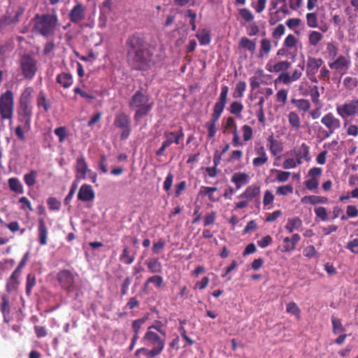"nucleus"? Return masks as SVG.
<instances>
[{"label": "nucleus", "instance_id": "nucleus-1", "mask_svg": "<svg viewBox=\"0 0 358 358\" xmlns=\"http://www.w3.org/2000/svg\"><path fill=\"white\" fill-rule=\"evenodd\" d=\"M128 59L136 69H144L151 61V55L144 41L138 36H133L127 41Z\"/></svg>", "mask_w": 358, "mask_h": 358}, {"label": "nucleus", "instance_id": "nucleus-2", "mask_svg": "<svg viewBox=\"0 0 358 358\" xmlns=\"http://www.w3.org/2000/svg\"><path fill=\"white\" fill-rule=\"evenodd\" d=\"M57 21V15L54 14L38 15L34 20L33 29L42 36H50L53 34Z\"/></svg>", "mask_w": 358, "mask_h": 358}, {"label": "nucleus", "instance_id": "nucleus-3", "mask_svg": "<svg viewBox=\"0 0 358 358\" xmlns=\"http://www.w3.org/2000/svg\"><path fill=\"white\" fill-rule=\"evenodd\" d=\"M129 105L132 108H138L134 114V119L138 120L149 113L153 106V102L150 101L148 96L141 91H137L132 96Z\"/></svg>", "mask_w": 358, "mask_h": 358}, {"label": "nucleus", "instance_id": "nucleus-4", "mask_svg": "<svg viewBox=\"0 0 358 358\" xmlns=\"http://www.w3.org/2000/svg\"><path fill=\"white\" fill-rule=\"evenodd\" d=\"M261 192L260 185L258 183H254L249 185L246 189L238 196V198L241 200L235 203L234 209H243L247 208L249 205V202L253 201H258L259 203V196Z\"/></svg>", "mask_w": 358, "mask_h": 358}, {"label": "nucleus", "instance_id": "nucleus-5", "mask_svg": "<svg viewBox=\"0 0 358 358\" xmlns=\"http://www.w3.org/2000/svg\"><path fill=\"white\" fill-rule=\"evenodd\" d=\"M14 113V97L12 91H6L0 96V117L2 120H9L12 124Z\"/></svg>", "mask_w": 358, "mask_h": 358}, {"label": "nucleus", "instance_id": "nucleus-6", "mask_svg": "<svg viewBox=\"0 0 358 358\" xmlns=\"http://www.w3.org/2000/svg\"><path fill=\"white\" fill-rule=\"evenodd\" d=\"M114 126L121 129L120 139L126 140L131 134V119L125 113H117L114 119Z\"/></svg>", "mask_w": 358, "mask_h": 358}, {"label": "nucleus", "instance_id": "nucleus-7", "mask_svg": "<svg viewBox=\"0 0 358 358\" xmlns=\"http://www.w3.org/2000/svg\"><path fill=\"white\" fill-rule=\"evenodd\" d=\"M143 341L147 345L157 350L159 354L163 352L166 343L165 337L154 331H147L143 337Z\"/></svg>", "mask_w": 358, "mask_h": 358}, {"label": "nucleus", "instance_id": "nucleus-8", "mask_svg": "<svg viewBox=\"0 0 358 358\" xmlns=\"http://www.w3.org/2000/svg\"><path fill=\"white\" fill-rule=\"evenodd\" d=\"M57 280L60 286L70 293L74 289L75 276L67 269H63L57 274Z\"/></svg>", "mask_w": 358, "mask_h": 358}, {"label": "nucleus", "instance_id": "nucleus-9", "mask_svg": "<svg viewBox=\"0 0 358 358\" xmlns=\"http://www.w3.org/2000/svg\"><path fill=\"white\" fill-rule=\"evenodd\" d=\"M351 65V60L349 55H340L334 62H330V69L336 73L343 75L349 69Z\"/></svg>", "mask_w": 358, "mask_h": 358}, {"label": "nucleus", "instance_id": "nucleus-10", "mask_svg": "<svg viewBox=\"0 0 358 358\" xmlns=\"http://www.w3.org/2000/svg\"><path fill=\"white\" fill-rule=\"evenodd\" d=\"M321 122L328 129V131L325 132L324 138L329 137L341 127L340 120L336 118L331 113L326 114L322 118Z\"/></svg>", "mask_w": 358, "mask_h": 358}, {"label": "nucleus", "instance_id": "nucleus-11", "mask_svg": "<svg viewBox=\"0 0 358 358\" xmlns=\"http://www.w3.org/2000/svg\"><path fill=\"white\" fill-rule=\"evenodd\" d=\"M290 153L297 159L300 164H301L304 161L308 162L311 160L310 147L305 143H303L299 146L294 148L290 151Z\"/></svg>", "mask_w": 358, "mask_h": 358}, {"label": "nucleus", "instance_id": "nucleus-12", "mask_svg": "<svg viewBox=\"0 0 358 358\" xmlns=\"http://www.w3.org/2000/svg\"><path fill=\"white\" fill-rule=\"evenodd\" d=\"M21 69L24 77L31 78L37 70L36 61L29 56L23 57L21 59Z\"/></svg>", "mask_w": 358, "mask_h": 358}, {"label": "nucleus", "instance_id": "nucleus-13", "mask_svg": "<svg viewBox=\"0 0 358 358\" xmlns=\"http://www.w3.org/2000/svg\"><path fill=\"white\" fill-rule=\"evenodd\" d=\"M336 110L343 118L358 114V99L337 106Z\"/></svg>", "mask_w": 358, "mask_h": 358}, {"label": "nucleus", "instance_id": "nucleus-14", "mask_svg": "<svg viewBox=\"0 0 358 358\" xmlns=\"http://www.w3.org/2000/svg\"><path fill=\"white\" fill-rule=\"evenodd\" d=\"M75 169L76 180H85L86 178V174L90 169H88V164L85 158L83 155L77 158Z\"/></svg>", "mask_w": 358, "mask_h": 358}, {"label": "nucleus", "instance_id": "nucleus-15", "mask_svg": "<svg viewBox=\"0 0 358 358\" xmlns=\"http://www.w3.org/2000/svg\"><path fill=\"white\" fill-rule=\"evenodd\" d=\"M86 8L81 3H78L71 10L69 16L71 22L77 24L85 18Z\"/></svg>", "mask_w": 358, "mask_h": 358}, {"label": "nucleus", "instance_id": "nucleus-16", "mask_svg": "<svg viewBox=\"0 0 358 358\" xmlns=\"http://www.w3.org/2000/svg\"><path fill=\"white\" fill-rule=\"evenodd\" d=\"M299 69L295 70L292 75L289 73H282L278 78L280 83L287 84L298 80L302 75V72L305 66V61L303 60L301 63L299 64Z\"/></svg>", "mask_w": 358, "mask_h": 358}, {"label": "nucleus", "instance_id": "nucleus-17", "mask_svg": "<svg viewBox=\"0 0 358 358\" xmlns=\"http://www.w3.org/2000/svg\"><path fill=\"white\" fill-rule=\"evenodd\" d=\"M77 197L83 202L92 201L95 197V193L90 185L83 184L80 187Z\"/></svg>", "mask_w": 358, "mask_h": 358}, {"label": "nucleus", "instance_id": "nucleus-18", "mask_svg": "<svg viewBox=\"0 0 358 358\" xmlns=\"http://www.w3.org/2000/svg\"><path fill=\"white\" fill-rule=\"evenodd\" d=\"M19 115L23 118L24 121L25 131H28L30 128V122L32 116V108L31 106L27 103H22L19 110Z\"/></svg>", "mask_w": 358, "mask_h": 358}, {"label": "nucleus", "instance_id": "nucleus-19", "mask_svg": "<svg viewBox=\"0 0 358 358\" xmlns=\"http://www.w3.org/2000/svg\"><path fill=\"white\" fill-rule=\"evenodd\" d=\"M184 137L182 129L180 128L177 132L165 131L164 133V138L165 140L163 143L169 147L172 143L178 145L180 143V140Z\"/></svg>", "mask_w": 358, "mask_h": 358}, {"label": "nucleus", "instance_id": "nucleus-20", "mask_svg": "<svg viewBox=\"0 0 358 358\" xmlns=\"http://www.w3.org/2000/svg\"><path fill=\"white\" fill-rule=\"evenodd\" d=\"M255 151L257 157H255L252 160L254 166H261L268 162V158L266 150L262 145H257L255 148Z\"/></svg>", "mask_w": 358, "mask_h": 358}, {"label": "nucleus", "instance_id": "nucleus-21", "mask_svg": "<svg viewBox=\"0 0 358 358\" xmlns=\"http://www.w3.org/2000/svg\"><path fill=\"white\" fill-rule=\"evenodd\" d=\"M289 66L290 63L289 62H275L274 59H270L266 65V69L270 73H278L287 70Z\"/></svg>", "mask_w": 358, "mask_h": 358}, {"label": "nucleus", "instance_id": "nucleus-22", "mask_svg": "<svg viewBox=\"0 0 358 358\" xmlns=\"http://www.w3.org/2000/svg\"><path fill=\"white\" fill-rule=\"evenodd\" d=\"M231 182L236 186V189H240L243 185L250 182V176L244 172H236L231 176Z\"/></svg>", "mask_w": 358, "mask_h": 358}, {"label": "nucleus", "instance_id": "nucleus-23", "mask_svg": "<svg viewBox=\"0 0 358 358\" xmlns=\"http://www.w3.org/2000/svg\"><path fill=\"white\" fill-rule=\"evenodd\" d=\"M48 230L45 220L43 218H40L38 221V240L40 245H46L48 243Z\"/></svg>", "mask_w": 358, "mask_h": 358}, {"label": "nucleus", "instance_id": "nucleus-24", "mask_svg": "<svg viewBox=\"0 0 358 358\" xmlns=\"http://www.w3.org/2000/svg\"><path fill=\"white\" fill-rule=\"evenodd\" d=\"M268 143V148L271 153L273 156L281 153L283 151V145L281 141L274 138L273 135H271L267 138Z\"/></svg>", "mask_w": 358, "mask_h": 358}, {"label": "nucleus", "instance_id": "nucleus-25", "mask_svg": "<svg viewBox=\"0 0 358 358\" xmlns=\"http://www.w3.org/2000/svg\"><path fill=\"white\" fill-rule=\"evenodd\" d=\"M20 275L21 274L16 271H13L11 275L6 282V291L8 292H13L17 289L20 285L19 278Z\"/></svg>", "mask_w": 358, "mask_h": 358}, {"label": "nucleus", "instance_id": "nucleus-26", "mask_svg": "<svg viewBox=\"0 0 358 358\" xmlns=\"http://www.w3.org/2000/svg\"><path fill=\"white\" fill-rule=\"evenodd\" d=\"M323 63L322 59L314 57H309L307 64V73L313 76L318 71Z\"/></svg>", "mask_w": 358, "mask_h": 358}, {"label": "nucleus", "instance_id": "nucleus-27", "mask_svg": "<svg viewBox=\"0 0 358 358\" xmlns=\"http://www.w3.org/2000/svg\"><path fill=\"white\" fill-rule=\"evenodd\" d=\"M238 45L240 48L248 50L252 55H253L256 50V41L249 39L245 36L241 38Z\"/></svg>", "mask_w": 358, "mask_h": 358}, {"label": "nucleus", "instance_id": "nucleus-28", "mask_svg": "<svg viewBox=\"0 0 358 358\" xmlns=\"http://www.w3.org/2000/svg\"><path fill=\"white\" fill-rule=\"evenodd\" d=\"M119 259L124 264H131L135 260V254H132L129 248L127 245H124Z\"/></svg>", "mask_w": 358, "mask_h": 358}, {"label": "nucleus", "instance_id": "nucleus-29", "mask_svg": "<svg viewBox=\"0 0 358 358\" xmlns=\"http://www.w3.org/2000/svg\"><path fill=\"white\" fill-rule=\"evenodd\" d=\"M302 220L299 217H294L287 220L285 228L289 233L291 234L295 230L300 229L302 227Z\"/></svg>", "mask_w": 358, "mask_h": 358}, {"label": "nucleus", "instance_id": "nucleus-30", "mask_svg": "<svg viewBox=\"0 0 358 358\" xmlns=\"http://www.w3.org/2000/svg\"><path fill=\"white\" fill-rule=\"evenodd\" d=\"M145 264L150 273H161L162 272V265L157 258L148 259Z\"/></svg>", "mask_w": 358, "mask_h": 358}, {"label": "nucleus", "instance_id": "nucleus-31", "mask_svg": "<svg viewBox=\"0 0 358 358\" xmlns=\"http://www.w3.org/2000/svg\"><path fill=\"white\" fill-rule=\"evenodd\" d=\"M217 189L216 187L201 186L199 190V194L207 195L208 200L211 202H217L220 200V197L214 195V192L217 191Z\"/></svg>", "mask_w": 358, "mask_h": 358}, {"label": "nucleus", "instance_id": "nucleus-32", "mask_svg": "<svg viewBox=\"0 0 358 358\" xmlns=\"http://www.w3.org/2000/svg\"><path fill=\"white\" fill-rule=\"evenodd\" d=\"M0 310L3 314L4 322H8L9 320L8 317L10 312V308L9 299L5 295L1 297V301L0 303Z\"/></svg>", "mask_w": 358, "mask_h": 358}, {"label": "nucleus", "instance_id": "nucleus-33", "mask_svg": "<svg viewBox=\"0 0 358 358\" xmlns=\"http://www.w3.org/2000/svg\"><path fill=\"white\" fill-rule=\"evenodd\" d=\"M301 202L305 203H309L312 205H316L319 203H327L328 202V199L325 196L310 195L303 196L301 199Z\"/></svg>", "mask_w": 358, "mask_h": 358}, {"label": "nucleus", "instance_id": "nucleus-34", "mask_svg": "<svg viewBox=\"0 0 358 358\" xmlns=\"http://www.w3.org/2000/svg\"><path fill=\"white\" fill-rule=\"evenodd\" d=\"M10 189L17 194L24 193V187L21 182L17 178H10L8 180Z\"/></svg>", "mask_w": 358, "mask_h": 358}, {"label": "nucleus", "instance_id": "nucleus-35", "mask_svg": "<svg viewBox=\"0 0 358 358\" xmlns=\"http://www.w3.org/2000/svg\"><path fill=\"white\" fill-rule=\"evenodd\" d=\"M196 37L198 38L201 45H208L211 41L210 31L206 29L199 30L196 33Z\"/></svg>", "mask_w": 358, "mask_h": 358}, {"label": "nucleus", "instance_id": "nucleus-36", "mask_svg": "<svg viewBox=\"0 0 358 358\" xmlns=\"http://www.w3.org/2000/svg\"><path fill=\"white\" fill-rule=\"evenodd\" d=\"M141 354L146 358H155V357L160 355L159 352L157 351V350H155L152 348L151 349L141 348L135 352L136 357H138Z\"/></svg>", "mask_w": 358, "mask_h": 358}, {"label": "nucleus", "instance_id": "nucleus-37", "mask_svg": "<svg viewBox=\"0 0 358 358\" xmlns=\"http://www.w3.org/2000/svg\"><path fill=\"white\" fill-rule=\"evenodd\" d=\"M238 13L240 16V17L244 20L245 22L251 23L255 20V15L252 13V12L247 8H242L238 10Z\"/></svg>", "mask_w": 358, "mask_h": 358}, {"label": "nucleus", "instance_id": "nucleus-38", "mask_svg": "<svg viewBox=\"0 0 358 358\" xmlns=\"http://www.w3.org/2000/svg\"><path fill=\"white\" fill-rule=\"evenodd\" d=\"M271 50V42L267 38H263L260 42L259 57L267 56Z\"/></svg>", "mask_w": 358, "mask_h": 358}, {"label": "nucleus", "instance_id": "nucleus-39", "mask_svg": "<svg viewBox=\"0 0 358 358\" xmlns=\"http://www.w3.org/2000/svg\"><path fill=\"white\" fill-rule=\"evenodd\" d=\"M165 324L160 320H155L152 324L148 327L147 331H153L155 330L159 333L161 336L166 337V332L164 329Z\"/></svg>", "mask_w": 358, "mask_h": 358}, {"label": "nucleus", "instance_id": "nucleus-40", "mask_svg": "<svg viewBox=\"0 0 358 358\" xmlns=\"http://www.w3.org/2000/svg\"><path fill=\"white\" fill-rule=\"evenodd\" d=\"M332 331L334 334L344 333L345 328L342 324L341 320L335 316H331Z\"/></svg>", "mask_w": 358, "mask_h": 358}, {"label": "nucleus", "instance_id": "nucleus-41", "mask_svg": "<svg viewBox=\"0 0 358 358\" xmlns=\"http://www.w3.org/2000/svg\"><path fill=\"white\" fill-rule=\"evenodd\" d=\"M36 280L35 275L33 273L27 274V279H26L25 292H26V294L28 296H29L31 295L32 289L36 285Z\"/></svg>", "mask_w": 358, "mask_h": 358}, {"label": "nucleus", "instance_id": "nucleus-42", "mask_svg": "<svg viewBox=\"0 0 358 358\" xmlns=\"http://www.w3.org/2000/svg\"><path fill=\"white\" fill-rule=\"evenodd\" d=\"M322 34L317 31H311L308 34V42L313 46H316L322 41Z\"/></svg>", "mask_w": 358, "mask_h": 358}, {"label": "nucleus", "instance_id": "nucleus-43", "mask_svg": "<svg viewBox=\"0 0 358 358\" xmlns=\"http://www.w3.org/2000/svg\"><path fill=\"white\" fill-rule=\"evenodd\" d=\"M302 24V21L300 18L294 17L289 18L286 21V25L289 29L293 30L295 34L299 35L300 32L296 31V29Z\"/></svg>", "mask_w": 358, "mask_h": 358}, {"label": "nucleus", "instance_id": "nucleus-44", "mask_svg": "<svg viewBox=\"0 0 358 358\" xmlns=\"http://www.w3.org/2000/svg\"><path fill=\"white\" fill-rule=\"evenodd\" d=\"M299 43V40L293 34H288L284 40L283 45L287 49H292L296 47Z\"/></svg>", "mask_w": 358, "mask_h": 358}, {"label": "nucleus", "instance_id": "nucleus-45", "mask_svg": "<svg viewBox=\"0 0 358 358\" xmlns=\"http://www.w3.org/2000/svg\"><path fill=\"white\" fill-rule=\"evenodd\" d=\"M267 0H252L251 6L257 13H262L266 6Z\"/></svg>", "mask_w": 358, "mask_h": 358}, {"label": "nucleus", "instance_id": "nucleus-46", "mask_svg": "<svg viewBox=\"0 0 358 358\" xmlns=\"http://www.w3.org/2000/svg\"><path fill=\"white\" fill-rule=\"evenodd\" d=\"M57 79V82L63 87H69L73 83L72 77L67 73L59 75Z\"/></svg>", "mask_w": 358, "mask_h": 358}, {"label": "nucleus", "instance_id": "nucleus-47", "mask_svg": "<svg viewBox=\"0 0 358 358\" xmlns=\"http://www.w3.org/2000/svg\"><path fill=\"white\" fill-rule=\"evenodd\" d=\"M36 177L37 172L34 170H31L29 173L24 174V181L28 187H32L36 182Z\"/></svg>", "mask_w": 358, "mask_h": 358}, {"label": "nucleus", "instance_id": "nucleus-48", "mask_svg": "<svg viewBox=\"0 0 358 358\" xmlns=\"http://www.w3.org/2000/svg\"><path fill=\"white\" fill-rule=\"evenodd\" d=\"M289 124L294 129H299L301 126L299 116L295 112H290L288 115Z\"/></svg>", "mask_w": 358, "mask_h": 358}, {"label": "nucleus", "instance_id": "nucleus-49", "mask_svg": "<svg viewBox=\"0 0 358 358\" xmlns=\"http://www.w3.org/2000/svg\"><path fill=\"white\" fill-rule=\"evenodd\" d=\"M55 134L58 136L59 142L63 143L69 136L68 130L66 127L61 126L54 130Z\"/></svg>", "mask_w": 358, "mask_h": 358}, {"label": "nucleus", "instance_id": "nucleus-50", "mask_svg": "<svg viewBox=\"0 0 358 358\" xmlns=\"http://www.w3.org/2000/svg\"><path fill=\"white\" fill-rule=\"evenodd\" d=\"M271 172L275 173L277 174L276 180L279 182H284L287 181L291 174L289 172L283 171L275 169H271Z\"/></svg>", "mask_w": 358, "mask_h": 358}, {"label": "nucleus", "instance_id": "nucleus-51", "mask_svg": "<svg viewBox=\"0 0 358 358\" xmlns=\"http://www.w3.org/2000/svg\"><path fill=\"white\" fill-rule=\"evenodd\" d=\"M307 25L310 28H316L318 26V20L316 13H308L306 15Z\"/></svg>", "mask_w": 358, "mask_h": 358}, {"label": "nucleus", "instance_id": "nucleus-52", "mask_svg": "<svg viewBox=\"0 0 358 358\" xmlns=\"http://www.w3.org/2000/svg\"><path fill=\"white\" fill-rule=\"evenodd\" d=\"M286 311L288 313L295 315L298 318L300 317L301 310L295 302H289L287 304Z\"/></svg>", "mask_w": 358, "mask_h": 358}, {"label": "nucleus", "instance_id": "nucleus-53", "mask_svg": "<svg viewBox=\"0 0 358 358\" xmlns=\"http://www.w3.org/2000/svg\"><path fill=\"white\" fill-rule=\"evenodd\" d=\"M228 91H222L218 101L215 103L214 107L215 108L223 110L227 103V97Z\"/></svg>", "mask_w": 358, "mask_h": 358}, {"label": "nucleus", "instance_id": "nucleus-54", "mask_svg": "<svg viewBox=\"0 0 358 358\" xmlns=\"http://www.w3.org/2000/svg\"><path fill=\"white\" fill-rule=\"evenodd\" d=\"M47 204L50 210H59L61 208V202L53 196L48 198Z\"/></svg>", "mask_w": 358, "mask_h": 358}, {"label": "nucleus", "instance_id": "nucleus-55", "mask_svg": "<svg viewBox=\"0 0 358 358\" xmlns=\"http://www.w3.org/2000/svg\"><path fill=\"white\" fill-rule=\"evenodd\" d=\"M294 188L292 185L280 186L276 189V194L278 195L286 196L293 193Z\"/></svg>", "mask_w": 358, "mask_h": 358}, {"label": "nucleus", "instance_id": "nucleus-56", "mask_svg": "<svg viewBox=\"0 0 358 358\" xmlns=\"http://www.w3.org/2000/svg\"><path fill=\"white\" fill-rule=\"evenodd\" d=\"M298 165H301L297 159L294 158L286 159L282 164V166L285 169H291L296 168Z\"/></svg>", "mask_w": 358, "mask_h": 358}, {"label": "nucleus", "instance_id": "nucleus-57", "mask_svg": "<svg viewBox=\"0 0 358 358\" xmlns=\"http://www.w3.org/2000/svg\"><path fill=\"white\" fill-rule=\"evenodd\" d=\"M166 241L163 238H159L157 242H155L152 245V252L154 254H159L165 247Z\"/></svg>", "mask_w": 358, "mask_h": 358}, {"label": "nucleus", "instance_id": "nucleus-58", "mask_svg": "<svg viewBox=\"0 0 358 358\" xmlns=\"http://www.w3.org/2000/svg\"><path fill=\"white\" fill-rule=\"evenodd\" d=\"M243 109V106L238 101H234L230 105L229 111L234 115H238Z\"/></svg>", "mask_w": 358, "mask_h": 358}, {"label": "nucleus", "instance_id": "nucleus-59", "mask_svg": "<svg viewBox=\"0 0 358 358\" xmlns=\"http://www.w3.org/2000/svg\"><path fill=\"white\" fill-rule=\"evenodd\" d=\"M243 137L245 141H248L252 138V129L248 124H244L242 128Z\"/></svg>", "mask_w": 358, "mask_h": 358}, {"label": "nucleus", "instance_id": "nucleus-60", "mask_svg": "<svg viewBox=\"0 0 358 358\" xmlns=\"http://www.w3.org/2000/svg\"><path fill=\"white\" fill-rule=\"evenodd\" d=\"M146 317H143L142 318L135 320L132 322V329L134 331V333H138L140 332V329L142 327V325L147 320Z\"/></svg>", "mask_w": 358, "mask_h": 358}, {"label": "nucleus", "instance_id": "nucleus-61", "mask_svg": "<svg viewBox=\"0 0 358 358\" xmlns=\"http://www.w3.org/2000/svg\"><path fill=\"white\" fill-rule=\"evenodd\" d=\"M274 201V195L270 190H266L263 196V204L264 206L272 205Z\"/></svg>", "mask_w": 358, "mask_h": 358}, {"label": "nucleus", "instance_id": "nucleus-62", "mask_svg": "<svg viewBox=\"0 0 358 358\" xmlns=\"http://www.w3.org/2000/svg\"><path fill=\"white\" fill-rule=\"evenodd\" d=\"M217 124L211 123L210 122H207L205 124V127L207 129L208 131V137L209 138H212L215 136V134L217 132Z\"/></svg>", "mask_w": 358, "mask_h": 358}, {"label": "nucleus", "instance_id": "nucleus-63", "mask_svg": "<svg viewBox=\"0 0 358 358\" xmlns=\"http://www.w3.org/2000/svg\"><path fill=\"white\" fill-rule=\"evenodd\" d=\"M163 278L161 275H155L148 278V282L153 283L157 288H160L163 285Z\"/></svg>", "mask_w": 358, "mask_h": 358}, {"label": "nucleus", "instance_id": "nucleus-64", "mask_svg": "<svg viewBox=\"0 0 358 358\" xmlns=\"http://www.w3.org/2000/svg\"><path fill=\"white\" fill-rule=\"evenodd\" d=\"M315 213L321 220L326 221L327 220V210L324 207L320 206L315 208Z\"/></svg>", "mask_w": 358, "mask_h": 358}]
</instances>
